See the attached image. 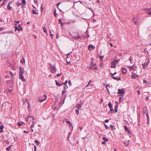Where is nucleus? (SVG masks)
I'll use <instances>...</instances> for the list:
<instances>
[{"mask_svg":"<svg viewBox=\"0 0 151 151\" xmlns=\"http://www.w3.org/2000/svg\"><path fill=\"white\" fill-rule=\"evenodd\" d=\"M120 60H114L111 62V68H115L116 67V64L118 63Z\"/></svg>","mask_w":151,"mask_h":151,"instance_id":"1","label":"nucleus"},{"mask_svg":"<svg viewBox=\"0 0 151 151\" xmlns=\"http://www.w3.org/2000/svg\"><path fill=\"white\" fill-rule=\"evenodd\" d=\"M47 96L45 94H44L43 96H41L38 98L37 100L41 102H42L46 100Z\"/></svg>","mask_w":151,"mask_h":151,"instance_id":"2","label":"nucleus"},{"mask_svg":"<svg viewBox=\"0 0 151 151\" xmlns=\"http://www.w3.org/2000/svg\"><path fill=\"white\" fill-rule=\"evenodd\" d=\"M49 69L50 72L52 73H55L56 72L55 68L51 65L49 67Z\"/></svg>","mask_w":151,"mask_h":151,"instance_id":"3","label":"nucleus"},{"mask_svg":"<svg viewBox=\"0 0 151 151\" xmlns=\"http://www.w3.org/2000/svg\"><path fill=\"white\" fill-rule=\"evenodd\" d=\"M34 119V117L31 116H28V118L26 119V122L29 123H30Z\"/></svg>","mask_w":151,"mask_h":151,"instance_id":"4","label":"nucleus"},{"mask_svg":"<svg viewBox=\"0 0 151 151\" xmlns=\"http://www.w3.org/2000/svg\"><path fill=\"white\" fill-rule=\"evenodd\" d=\"M150 63L149 59L147 61V62H145L144 63L142 64V66L144 69H146L148 65Z\"/></svg>","mask_w":151,"mask_h":151,"instance_id":"5","label":"nucleus"},{"mask_svg":"<svg viewBox=\"0 0 151 151\" xmlns=\"http://www.w3.org/2000/svg\"><path fill=\"white\" fill-rule=\"evenodd\" d=\"M131 78L132 79H135L137 77L139 76L138 75H137L136 73H134L133 72H132Z\"/></svg>","mask_w":151,"mask_h":151,"instance_id":"6","label":"nucleus"},{"mask_svg":"<svg viewBox=\"0 0 151 151\" xmlns=\"http://www.w3.org/2000/svg\"><path fill=\"white\" fill-rule=\"evenodd\" d=\"M125 93L124 90V89H120L118 90V93L119 94H123Z\"/></svg>","mask_w":151,"mask_h":151,"instance_id":"7","label":"nucleus"},{"mask_svg":"<svg viewBox=\"0 0 151 151\" xmlns=\"http://www.w3.org/2000/svg\"><path fill=\"white\" fill-rule=\"evenodd\" d=\"M108 106H109V107L110 109V111H112L113 112H114V109L113 108L112 104L111 103H109L108 104Z\"/></svg>","mask_w":151,"mask_h":151,"instance_id":"8","label":"nucleus"},{"mask_svg":"<svg viewBox=\"0 0 151 151\" xmlns=\"http://www.w3.org/2000/svg\"><path fill=\"white\" fill-rule=\"evenodd\" d=\"M19 79L21 80L22 81H24L25 82H26V79L24 78V76L22 74V75H19Z\"/></svg>","mask_w":151,"mask_h":151,"instance_id":"9","label":"nucleus"},{"mask_svg":"<svg viewBox=\"0 0 151 151\" xmlns=\"http://www.w3.org/2000/svg\"><path fill=\"white\" fill-rule=\"evenodd\" d=\"M24 72V68L20 67L19 68V75L23 74Z\"/></svg>","mask_w":151,"mask_h":151,"instance_id":"10","label":"nucleus"},{"mask_svg":"<svg viewBox=\"0 0 151 151\" xmlns=\"http://www.w3.org/2000/svg\"><path fill=\"white\" fill-rule=\"evenodd\" d=\"M138 18L137 17H134L132 19L133 21L134 22V24H137L138 23L137 19Z\"/></svg>","mask_w":151,"mask_h":151,"instance_id":"11","label":"nucleus"},{"mask_svg":"<svg viewBox=\"0 0 151 151\" xmlns=\"http://www.w3.org/2000/svg\"><path fill=\"white\" fill-rule=\"evenodd\" d=\"M88 48L89 50H91L94 49L95 48V47L91 44L88 45Z\"/></svg>","mask_w":151,"mask_h":151,"instance_id":"12","label":"nucleus"},{"mask_svg":"<svg viewBox=\"0 0 151 151\" xmlns=\"http://www.w3.org/2000/svg\"><path fill=\"white\" fill-rule=\"evenodd\" d=\"M135 66L134 65H133L132 66H131L128 67V68H129L130 70H132L133 71H134L135 68H134Z\"/></svg>","mask_w":151,"mask_h":151,"instance_id":"13","label":"nucleus"},{"mask_svg":"<svg viewBox=\"0 0 151 151\" xmlns=\"http://www.w3.org/2000/svg\"><path fill=\"white\" fill-rule=\"evenodd\" d=\"M81 104H81H77L76 106V108H77L79 109H81L82 107Z\"/></svg>","mask_w":151,"mask_h":151,"instance_id":"14","label":"nucleus"},{"mask_svg":"<svg viewBox=\"0 0 151 151\" xmlns=\"http://www.w3.org/2000/svg\"><path fill=\"white\" fill-rule=\"evenodd\" d=\"M122 71L123 74H125L127 73V69L125 68H122Z\"/></svg>","mask_w":151,"mask_h":151,"instance_id":"15","label":"nucleus"},{"mask_svg":"<svg viewBox=\"0 0 151 151\" xmlns=\"http://www.w3.org/2000/svg\"><path fill=\"white\" fill-rule=\"evenodd\" d=\"M73 38L75 39H76V40H78L79 39H81V37L80 36H79V35H78L77 36H73Z\"/></svg>","mask_w":151,"mask_h":151,"instance_id":"16","label":"nucleus"},{"mask_svg":"<svg viewBox=\"0 0 151 151\" xmlns=\"http://www.w3.org/2000/svg\"><path fill=\"white\" fill-rule=\"evenodd\" d=\"M24 123L23 122L21 121L20 122H17V125L19 126V127H20L23 124H24Z\"/></svg>","mask_w":151,"mask_h":151,"instance_id":"17","label":"nucleus"},{"mask_svg":"<svg viewBox=\"0 0 151 151\" xmlns=\"http://www.w3.org/2000/svg\"><path fill=\"white\" fill-rule=\"evenodd\" d=\"M11 2H9V4H8V6L7 7V8L9 10H11L12 9V7H11L10 5V3H11Z\"/></svg>","mask_w":151,"mask_h":151,"instance_id":"18","label":"nucleus"},{"mask_svg":"<svg viewBox=\"0 0 151 151\" xmlns=\"http://www.w3.org/2000/svg\"><path fill=\"white\" fill-rule=\"evenodd\" d=\"M124 128L125 130L127 131L128 133H129V132H130V131L129 130L126 125H125L124 126Z\"/></svg>","mask_w":151,"mask_h":151,"instance_id":"19","label":"nucleus"},{"mask_svg":"<svg viewBox=\"0 0 151 151\" xmlns=\"http://www.w3.org/2000/svg\"><path fill=\"white\" fill-rule=\"evenodd\" d=\"M143 83H146L147 85H148L150 84L149 82L145 80H143Z\"/></svg>","mask_w":151,"mask_h":151,"instance_id":"20","label":"nucleus"},{"mask_svg":"<svg viewBox=\"0 0 151 151\" xmlns=\"http://www.w3.org/2000/svg\"><path fill=\"white\" fill-rule=\"evenodd\" d=\"M66 122L67 124H68L69 125L71 126L72 127V128H73V126H72V123L69 121L66 120Z\"/></svg>","mask_w":151,"mask_h":151,"instance_id":"21","label":"nucleus"},{"mask_svg":"<svg viewBox=\"0 0 151 151\" xmlns=\"http://www.w3.org/2000/svg\"><path fill=\"white\" fill-rule=\"evenodd\" d=\"M18 28L19 29V31L20 30H22V29L21 25L19 24L18 26Z\"/></svg>","mask_w":151,"mask_h":151,"instance_id":"22","label":"nucleus"},{"mask_svg":"<svg viewBox=\"0 0 151 151\" xmlns=\"http://www.w3.org/2000/svg\"><path fill=\"white\" fill-rule=\"evenodd\" d=\"M35 142L37 144V145H39L40 144V141L37 140H36L35 141Z\"/></svg>","mask_w":151,"mask_h":151,"instance_id":"23","label":"nucleus"},{"mask_svg":"<svg viewBox=\"0 0 151 151\" xmlns=\"http://www.w3.org/2000/svg\"><path fill=\"white\" fill-rule=\"evenodd\" d=\"M103 140L106 141H108L109 140V139L108 138H106L105 137H103L102 138Z\"/></svg>","mask_w":151,"mask_h":151,"instance_id":"24","label":"nucleus"},{"mask_svg":"<svg viewBox=\"0 0 151 151\" xmlns=\"http://www.w3.org/2000/svg\"><path fill=\"white\" fill-rule=\"evenodd\" d=\"M32 12L33 14H38V13H36V12L35 11V10L34 9H33L32 10Z\"/></svg>","mask_w":151,"mask_h":151,"instance_id":"25","label":"nucleus"},{"mask_svg":"<svg viewBox=\"0 0 151 151\" xmlns=\"http://www.w3.org/2000/svg\"><path fill=\"white\" fill-rule=\"evenodd\" d=\"M55 82H56V84L58 86H61V85L56 80L55 81Z\"/></svg>","mask_w":151,"mask_h":151,"instance_id":"26","label":"nucleus"},{"mask_svg":"<svg viewBox=\"0 0 151 151\" xmlns=\"http://www.w3.org/2000/svg\"><path fill=\"white\" fill-rule=\"evenodd\" d=\"M59 23H60L61 24V26H63V24L62 22L61 19H59Z\"/></svg>","mask_w":151,"mask_h":151,"instance_id":"27","label":"nucleus"},{"mask_svg":"<svg viewBox=\"0 0 151 151\" xmlns=\"http://www.w3.org/2000/svg\"><path fill=\"white\" fill-rule=\"evenodd\" d=\"M43 31L44 32H45V33H47V30L46 29V28L45 27H43Z\"/></svg>","mask_w":151,"mask_h":151,"instance_id":"28","label":"nucleus"},{"mask_svg":"<svg viewBox=\"0 0 151 151\" xmlns=\"http://www.w3.org/2000/svg\"><path fill=\"white\" fill-rule=\"evenodd\" d=\"M75 111H76V113L77 114V115H78L79 114V110L78 109H76L75 110Z\"/></svg>","mask_w":151,"mask_h":151,"instance_id":"29","label":"nucleus"},{"mask_svg":"<svg viewBox=\"0 0 151 151\" xmlns=\"http://www.w3.org/2000/svg\"><path fill=\"white\" fill-rule=\"evenodd\" d=\"M15 31H16L17 30H18L19 31V29L18 28V27L16 26H15Z\"/></svg>","mask_w":151,"mask_h":151,"instance_id":"30","label":"nucleus"},{"mask_svg":"<svg viewBox=\"0 0 151 151\" xmlns=\"http://www.w3.org/2000/svg\"><path fill=\"white\" fill-rule=\"evenodd\" d=\"M11 147L9 146V147L6 148V150L7 151H9L10 150V149Z\"/></svg>","mask_w":151,"mask_h":151,"instance_id":"31","label":"nucleus"},{"mask_svg":"<svg viewBox=\"0 0 151 151\" xmlns=\"http://www.w3.org/2000/svg\"><path fill=\"white\" fill-rule=\"evenodd\" d=\"M147 122H148L149 120V117L148 114H147Z\"/></svg>","mask_w":151,"mask_h":151,"instance_id":"32","label":"nucleus"},{"mask_svg":"<svg viewBox=\"0 0 151 151\" xmlns=\"http://www.w3.org/2000/svg\"><path fill=\"white\" fill-rule=\"evenodd\" d=\"M6 0H4V1L2 4V5H4V4H6Z\"/></svg>","mask_w":151,"mask_h":151,"instance_id":"33","label":"nucleus"},{"mask_svg":"<svg viewBox=\"0 0 151 151\" xmlns=\"http://www.w3.org/2000/svg\"><path fill=\"white\" fill-rule=\"evenodd\" d=\"M34 2L36 4H37L38 3V0H34Z\"/></svg>","mask_w":151,"mask_h":151,"instance_id":"34","label":"nucleus"},{"mask_svg":"<svg viewBox=\"0 0 151 151\" xmlns=\"http://www.w3.org/2000/svg\"><path fill=\"white\" fill-rule=\"evenodd\" d=\"M91 65L92 67H93L94 66V64L93 63V61L91 63Z\"/></svg>","mask_w":151,"mask_h":151,"instance_id":"35","label":"nucleus"},{"mask_svg":"<svg viewBox=\"0 0 151 151\" xmlns=\"http://www.w3.org/2000/svg\"><path fill=\"white\" fill-rule=\"evenodd\" d=\"M21 4V3H19V2H18V1L17 2V6H20Z\"/></svg>","mask_w":151,"mask_h":151,"instance_id":"36","label":"nucleus"},{"mask_svg":"<svg viewBox=\"0 0 151 151\" xmlns=\"http://www.w3.org/2000/svg\"><path fill=\"white\" fill-rule=\"evenodd\" d=\"M104 56H100L99 57L101 59V60H102L103 59V58H104Z\"/></svg>","mask_w":151,"mask_h":151,"instance_id":"37","label":"nucleus"},{"mask_svg":"<svg viewBox=\"0 0 151 151\" xmlns=\"http://www.w3.org/2000/svg\"><path fill=\"white\" fill-rule=\"evenodd\" d=\"M33 145H34L35 151H36V149H37L36 147V146L35 145H34V144H33Z\"/></svg>","mask_w":151,"mask_h":151,"instance_id":"38","label":"nucleus"},{"mask_svg":"<svg viewBox=\"0 0 151 151\" xmlns=\"http://www.w3.org/2000/svg\"><path fill=\"white\" fill-rule=\"evenodd\" d=\"M23 132L24 133H28L29 132V131H26L25 130H24V131H23Z\"/></svg>","mask_w":151,"mask_h":151,"instance_id":"39","label":"nucleus"},{"mask_svg":"<svg viewBox=\"0 0 151 151\" xmlns=\"http://www.w3.org/2000/svg\"><path fill=\"white\" fill-rule=\"evenodd\" d=\"M22 2L23 4H26V1L25 0H23L22 1Z\"/></svg>","mask_w":151,"mask_h":151,"instance_id":"40","label":"nucleus"},{"mask_svg":"<svg viewBox=\"0 0 151 151\" xmlns=\"http://www.w3.org/2000/svg\"><path fill=\"white\" fill-rule=\"evenodd\" d=\"M4 127V126L3 125H1L0 127V129L1 130H2Z\"/></svg>","mask_w":151,"mask_h":151,"instance_id":"41","label":"nucleus"},{"mask_svg":"<svg viewBox=\"0 0 151 151\" xmlns=\"http://www.w3.org/2000/svg\"><path fill=\"white\" fill-rule=\"evenodd\" d=\"M67 83V81H66L65 83H62V84H63L64 85H65L66 83Z\"/></svg>","mask_w":151,"mask_h":151,"instance_id":"42","label":"nucleus"},{"mask_svg":"<svg viewBox=\"0 0 151 151\" xmlns=\"http://www.w3.org/2000/svg\"><path fill=\"white\" fill-rule=\"evenodd\" d=\"M105 124V127L106 128V129H108L109 128V127L107 126V125L106 124Z\"/></svg>","mask_w":151,"mask_h":151,"instance_id":"43","label":"nucleus"},{"mask_svg":"<svg viewBox=\"0 0 151 151\" xmlns=\"http://www.w3.org/2000/svg\"><path fill=\"white\" fill-rule=\"evenodd\" d=\"M151 9V7L150 8H149V9H144V10L145 11V10H150Z\"/></svg>","mask_w":151,"mask_h":151,"instance_id":"44","label":"nucleus"},{"mask_svg":"<svg viewBox=\"0 0 151 151\" xmlns=\"http://www.w3.org/2000/svg\"><path fill=\"white\" fill-rule=\"evenodd\" d=\"M109 121V120L106 119L105 120V122L106 123H108Z\"/></svg>","mask_w":151,"mask_h":151,"instance_id":"45","label":"nucleus"},{"mask_svg":"<svg viewBox=\"0 0 151 151\" xmlns=\"http://www.w3.org/2000/svg\"><path fill=\"white\" fill-rule=\"evenodd\" d=\"M147 14H149V15H151V12H147Z\"/></svg>","mask_w":151,"mask_h":151,"instance_id":"46","label":"nucleus"},{"mask_svg":"<svg viewBox=\"0 0 151 151\" xmlns=\"http://www.w3.org/2000/svg\"><path fill=\"white\" fill-rule=\"evenodd\" d=\"M132 57L131 56H130L129 59V60L130 61L132 60Z\"/></svg>","mask_w":151,"mask_h":151,"instance_id":"47","label":"nucleus"},{"mask_svg":"<svg viewBox=\"0 0 151 151\" xmlns=\"http://www.w3.org/2000/svg\"><path fill=\"white\" fill-rule=\"evenodd\" d=\"M113 78L115 80H117V78H116V77H113Z\"/></svg>","mask_w":151,"mask_h":151,"instance_id":"48","label":"nucleus"},{"mask_svg":"<svg viewBox=\"0 0 151 151\" xmlns=\"http://www.w3.org/2000/svg\"><path fill=\"white\" fill-rule=\"evenodd\" d=\"M34 125L32 124L31 126V128H32L33 127H34Z\"/></svg>","mask_w":151,"mask_h":151,"instance_id":"49","label":"nucleus"},{"mask_svg":"<svg viewBox=\"0 0 151 151\" xmlns=\"http://www.w3.org/2000/svg\"><path fill=\"white\" fill-rule=\"evenodd\" d=\"M102 144H106V142L105 141H103L102 142Z\"/></svg>","mask_w":151,"mask_h":151,"instance_id":"50","label":"nucleus"},{"mask_svg":"<svg viewBox=\"0 0 151 151\" xmlns=\"http://www.w3.org/2000/svg\"><path fill=\"white\" fill-rule=\"evenodd\" d=\"M4 29V28L2 27H0V31Z\"/></svg>","mask_w":151,"mask_h":151,"instance_id":"51","label":"nucleus"},{"mask_svg":"<svg viewBox=\"0 0 151 151\" xmlns=\"http://www.w3.org/2000/svg\"><path fill=\"white\" fill-rule=\"evenodd\" d=\"M65 91L63 90L62 91V95H63V94L65 93Z\"/></svg>","mask_w":151,"mask_h":151,"instance_id":"52","label":"nucleus"},{"mask_svg":"<svg viewBox=\"0 0 151 151\" xmlns=\"http://www.w3.org/2000/svg\"><path fill=\"white\" fill-rule=\"evenodd\" d=\"M137 92H138V95H139L140 94V93L139 90H138L137 91Z\"/></svg>","mask_w":151,"mask_h":151,"instance_id":"53","label":"nucleus"},{"mask_svg":"<svg viewBox=\"0 0 151 151\" xmlns=\"http://www.w3.org/2000/svg\"><path fill=\"white\" fill-rule=\"evenodd\" d=\"M110 74L112 75L111 76V77L113 78V77L114 76H113V73H110Z\"/></svg>","mask_w":151,"mask_h":151,"instance_id":"54","label":"nucleus"},{"mask_svg":"<svg viewBox=\"0 0 151 151\" xmlns=\"http://www.w3.org/2000/svg\"><path fill=\"white\" fill-rule=\"evenodd\" d=\"M110 127L111 128H112L113 127V125H110Z\"/></svg>","mask_w":151,"mask_h":151,"instance_id":"55","label":"nucleus"},{"mask_svg":"<svg viewBox=\"0 0 151 151\" xmlns=\"http://www.w3.org/2000/svg\"><path fill=\"white\" fill-rule=\"evenodd\" d=\"M91 80H90V81H89V82H88V85H89V84H90V83H91Z\"/></svg>","mask_w":151,"mask_h":151,"instance_id":"56","label":"nucleus"},{"mask_svg":"<svg viewBox=\"0 0 151 151\" xmlns=\"http://www.w3.org/2000/svg\"><path fill=\"white\" fill-rule=\"evenodd\" d=\"M10 75H13V74L11 72H10Z\"/></svg>","mask_w":151,"mask_h":151,"instance_id":"57","label":"nucleus"},{"mask_svg":"<svg viewBox=\"0 0 151 151\" xmlns=\"http://www.w3.org/2000/svg\"><path fill=\"white\" fill-rule=\"evenodd\" d=\"M115 111L116 113L117 112V110L116 108L115 109Z\"/></svg>","mask_w":151,"mask_h":151,"instance_id":"58","label":"nucleus"},{"mask_svg":"<svg viewBox=\"0 0 151 151\" xmlns=\"http://www.w3.org/2000/svg\"><path fill=\"white\" fill-rule=\"evenodd\" d=\"M71 53V52H70L69 53H68L66 55H68Z\"/></svg>","mask_w":151,"mask_h":151,"instance_id":"59","label":"nucleus"},{"mask_svg":"<svg viewBox=\"0 0 151 151\" xmlns=\"http://www.w3.org/2000/svg\"><path fill=\"white\" fill-rule=\"evenodd\" d=\"M54 14L55 16H56V14L55 11L54 12Z\"/></svg>","mask_w":151,"mask_h":151,"instance_id":"60","label":"nucleus"},{"mask_svg":"<svg viewBox=\"0 0 151 151\" xmlns=\"http://www.w3.org/2000/svg\"><path fill=\"white\" fill-rule=\"evenodd\" d=\"M41 9L42 10H43V7L42 6V5L41 6Z\"/></svg>","mask_w":151,"mask_h":151,"instance_id":"61","label":"nucleus"},{"mask_svg":"<svg viewBox=\"0 0 151 151\" xmlns=\"http://www.w3.org/2000/svg\"><path fill=\"white\" fill-rule=\"evenodd\" d=\"M110 45L111 47H112L113 46V44L112 43H110Z\"/></svg>","mask_w":151,"mask_h":151,"instance_id":"62","label":"nucleus"},{"mask_svg":"<svg viewBox=\"0 0 151 151\" xmlns=\"http://www.w3.org/2000/svg\"><path fill=\"white\" fill-rule=\"evenodd\" d=\"M79 128L81 130L83 129V128L82 127H79Z\"/></svg>","mask_w":151,"mask_h":151,"instance_id":"63","label":"nucleus"},{"mask_svg":"<svg viewBox=\"0 0 151 151\" xmlns=\"http://www.w3.org/2000/svg\"><path fill=\"white\" fill-rule=\"evenodd\" d=\"M114 151H117V150L116 148H115L114 150Z\"/></svg>","mask_w":151,"mask_h":151,"instance_id":"64","label":"nucleus"}]
</instances>
